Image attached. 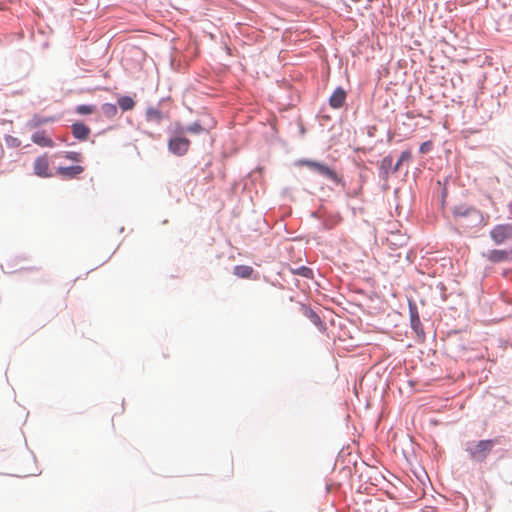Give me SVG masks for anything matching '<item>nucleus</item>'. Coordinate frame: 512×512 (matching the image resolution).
<instances>
[{
    "mask_svg": "<svg viewBox=\"0 0 512 512\" xmlns=\"http://www.w3.org/2000/svg\"><path fill=\"white\" fill-rule=\"evenodd\" d=\"M72 134L79 140H86L90 134V129L83 123H74L72 125Z\"/></svg>",
    "mask_w": 512,
    "mask_h": 512,
    "instance_id": "12",
    "label": "nucleus"
},
{
    "mask_svg": "<svg viewBox=\"0 0 512 512\" xmlns=\"http://www.w3.org/2000/svg\"><path fill=\"white\" fill-rule=\"evenodd\" d=\"M295 166L307 167L335 185H344L342 175L335 168L325 163L310 159H299L295 162Z\"/></svg>",
    "mask_w": 512,
    "mask_h": 512,
    "instance_id": "1",
    "label": "nucleus"
},
{
    "mask_svg": "<svg viewBox=\"0 0 512 512\" xmlns=\"http://www.w3.org/2000/svg\"><path fill=\"white\" fill-rule=\"evenodd\" d=\"M411 158H412V154L409 150L403 151L400 155L399 160L397 161V163L395 164V166L393 168V172H397L400 169L401 164L403 162L410 161Z\"/></svg>",
    "mask_w": 512,
    "mask_h": 512,
    "instance_id": "16",
    "label": "nucleus"
},
{
    "mask_svg": "<svg viewBox=\"0 0 512 512\" xmlns=\"http://www.w3.org/2000/svg\"><path fill=\"white\" fill-rule=\"evenodd\" d=\"M486 257L492 263L511 260L509 250H491Z\"/></svg>",
    "mask_w": 512,
    "mask_h": 512,
    "instance_id": "10",
    "label": "nucleus"
},
{
    "mask_svg": "<svg viewBox=\"0 0 512 512\" xmlns=\"http://www.w3.org/2000/svg\"><path fill=\"white\" fill-rule=\"evenodd\" d=\"M346 91L342 87H338L334 90L329 98V104L334 109L341 108L346 100Z\"/></svg>",
    "mask_w": 512,
    "mask_h": 512,
    "instance_id": "8",
    "label": "nucleus"
},
{
    "mask_svg": "<svg viewBox=\"0 0 512 512\" xmlns=\"http://www.w3.org/2000/svg\"><path fill=\"white\" fill-rule=\"evenodd\" d=\"M32 141L41 147H53V140L44 132L38 131L32 135Z\"/></svg>",
    "mask_w": 512,
    "mask_h": 512,
    "instance_id": "11",
    "label": "nucleus"
},
{
    "mask_svg": "<svg viewBox=\"0 0 512 512\" xmlns=\"http://www.w3.org/2000/svg\"><path fill=\"white\" fill-rule=\"evenodd\" d=\"M454 215L456 217L470 216V217H472L473 220L482 221L481 214L473 207H469L466 205H459V206L455 207Z\"/></svg>",
    "mask_w": 512,
    "mask_h": 512,
    "instance_id": "7",
    "label": "nucleus"
},
{
    "mask_svg": "<svg viewBox=\"0 0 512 512\" xmlns=\"http://www.w3.org/2000/svg\"><path fill=\"white\" fill-rule=\"evenodd\" d=\"M409 240V236L406 232L401 229H394L387 232V235L383 239V242L386 243L393 249L401 248L407 244Z\"/></svg>",
    "mask_w": 512,
    "mask_h": 512,
    "instance_id": "4",
    "label": "nucleus"
},
{
    "mask_svg": "<svg viewBox=\"0 0 512 512\" xmlns=\"http://www.w3.org/2000/svg\"><path fill=\"white\" fill-rule=\"evenodd\" d=\"M174 132L175 135L172 136L168 142V148L173 154L183 156L189 150L190 140L181 136L184 133V127L179 124L176 125Z\"/></svg>",
    "mask_w": 512,
    "mask_h": 512,
    "instance_id": "3",
    "label": "nucleus"
},
{
    "mask_svg": "<svg viewBox=\"0 0 512 512\" xmlns=\"http://www.w3.org/2000/svg\"><path fill=\"white\" fill-rule=\"evenodd\" d=\"M34 173L39 177H50L49 160L46 155L38 157L34 162Z\"/></svg>",
    "mask_w": 512,
    "mask_h": 512,
    "instance_id": "6",
    "label": "nucleus"
},
{
    "mask_svg": "<svg viewBox=\"0 0 512 512\" xmlns=\"http://www.w3.org/2000/svg\"><path fill=\"white\" fill-rule=\"evenodd\" d=\"M76 111L78 114H81V115H89L95 111V107L92 105H79L76 108Z\"/></svg>",
    "mask_w": 512,
    "mask_h": 512,
    "instance_id": "18",
    "label": "nucleus"
},
{
    "mask_svg": "<svg viewBox=\"0 0 512 512\" xmlns=\"http://www.w3.org/2000/svg\"><path fill=\"white\" fill-rule=\"evenodd\" d=\"M293 273L296 275H300L305 278H312L313 277V271L306 266H301L295 270H293Z\"/></svg>",
    "mask_w": 512,
    "mask_h": 512,
    "instance_id": "17",
    "label": "nucleus"
},
{
    "mask_svg": "<svg viewBox=\"0 0 512 512\" xmlns=\"http://www.w3.org/2000/svg\"><path fill=\"white\" fill-rule=\"evenodd\" d=\"M496 443L497 440L495 439L469 442L467 444L466 451L473 460L483 462L486 460Z\"/></svg>",
    "mask_w": 512,
    "mask_h": 512,
    "instance_id": "2",
    "label": "nucleus"
},
{
    "mask_svg": "<svg viewBox=\"0 0 512 512\" xmlns=\"http://www.w3.org/2000/svg\"><path fill=\"white\" fill-rule=\"evenodd\" d=\"M309 318L315 324L321 323L320 317L315 312H313L312 310L309 311Z\"/></svg>",
    "mask_w": 512,
    "mask_h": 512,
    "instance_id": "24",
    "label": "nucleus"
},
{
    "mask_svg": "<svg viewBox=\"0 0 512 512\" xmlns=\"http://www.w3.org/2000/svg\"><path fill=\"white\" fill-rule=\"evenodd\" d=\"M65 158L71 161L80 162L82 160V155L79 152L68 151L65 153Z\"/></svg>",
    "mask_w": 512,
    "mask_h": 512,
    "instance_id": "21",
    "label": "nucleus"
},
{
    "mask_svg": "<svg viewBox=\"0 0 512 512\" xmlns=\"http://www.w3.org/2000/svg\"><path fill=\"white\" fill-rule=\"evenodd\" d=\"M432 149V142L431 141H426L424 143L421 144L420 146V153L422 154H426L428 153L430 150Z\"/></svg>",
    "mask_w": 512,
    "mask_h": 512,
    "instance_id": "22",
    "label": "nucleus"
},
{
    "mask_svg": "<svg viewBox=\"0 0 512 512\" xmlns=\"http://www.w3.org/2000/svg\"><path fill=\"white\" fill-rule=\"evenodd\" d=\"M509 253H510V258L512 260V248L509 250Z\"/></svg>",
    "mask_w": 512,
    "mask_h": 512,
    "instance_id": "26",
    "label": "nucleus"
},
{
    "mask_svg": "<svg viewBox=\"0 0 512 512\" xmlns=\"http://www.w3.org/2000/svg\"><path fill=\"white\" fill-rule=\"evenodd\" d=\"M102 109L103 112L108 116H114L117 113V107L114 104H104Z\"/></svg>",
    "mask_w": 512,
    "mask_h": 512,
    "instance_id": "19",
    "label": "nucleus"
},
{
    "mask_svg": "<svg viewBox=\"0 0 512 512\" xmlns=\"http://www.w3.org/2000/svg\"><path fill=\"white\" fill-rule=\"evenodd\" d=\"M203 130V127L198 122H195L187 128H184V132L186 131L194 134L201 133Z\"/></svg>",
    "mask_w": 512,
    "mask_h": 512,
    "instance_id": "20",
    "label": "nucleus"
},
{
    "mask_svg": "<svg viewBox=\"0 0 512 512\" xmlns=\"http://www.w3.org/2000/svg\"><path fill=\"white\" fill-rule=\"evenodd\" d=\"M393 159L391 156H386L381 161V168L388 169L391 167Z\"/></svg>",
    "mask_w": 512,
    "mask_h": 512,
    "instance_id": "23",
    "label": "nucleus"
},
{
    "mask_svg": "<svg viewBox=\"0 0 512 512\" xmlns=\"http://www.w3.org/2000/svg\"><path fill=\"white\" fill-rule=\"evenodd\" d=\"M84 171V168L80 165L69 166V167H59L57 172L60 176L66 179L76 178Z\"/></svg>",
    "mask_w": 512,
    "mask_h": 512,
    "instance_id": "9",
    "label": "nucleus"
},
{
    "mask_svg": "<svg viewBox=\"0 0 512 512\" xmlns=\"http://www.w3.org/2000/svg\"><path fill=\"white\" fill-rule=\"evenodd\" d=\"M253 273L254 269L248 265H237L233 268V274L239 278H251Z\"/></svg>",
    "mask_w": 512,
    "mask_h": 512,
    "instance_id": "13",
    "label": "nucleus"
},
{
    "mask_svg": "<svg viewBox=\"0 0 512 512\" xmlns=\"http://www.w3.org/2000/svg\"><path fill=\"white\" fill-rule=\"evenodd\" d=\"M146 117L148 121L160 123L163 119V114L158 108L149 107L146 111Z\"/></svg>",
    "mask_w": 512,
    "mask_h": 512,
    "instance_id": "14",
    "label": "nucleus"
},
{
    "mask_svg": "<svg viewBox=\"0 0 512 512\" xmlns=\"http://www.w3.org/2000/svg\"><path fill=\"white\" fill-rule=\"evenodd\" d=\"M118 105L123 111H128L134 107L135 102L129 96H122L118 99Z\"/></svg>",
    "mask_w": 512,
    "mask_h": 512,
    "instance_id": "15",
    "label": "nucleus"
},
{
    "mask_svg": "<svg viewBox=\"0 0 512 512\" xmlns=\"http://www.w3.org/2000/svg\"><path fill=\"white\" fill-rule=\"evenodd\" d=\"M490 235L496 244H500L512 238V226H495Z\"/></svg>",
    "mask_w": 512,
    "mask_h": 512,
    "instance_id": "5",
    "label": "nucleus"
},
{
    "mask_svg": "<svg viewBox=\"0 0 512 512\" xmlns=\"http://www.w3.org/2000/svg\"><path fill=\"white\" fill-rule=\"evenodd\" d=\"M508 273H512V271L504 272V276H505V277H507V276H508Z\"/></svg>",
    "mask_w": 512,
    "mask_h": 512,
    "instance_id": "25",
    "label": "nucleus"
}]
</instances>
